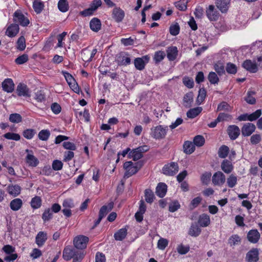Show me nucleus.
I'll return each instance as SVG.
<instances>
[{
	"label": "nucleus",
	"mask_w": 262,
	"mask_h": 262,
	"mask_svg": "<svg viewBox=\"0 0 262 262\" xmlns=\"http://www.w3.org/2000/svg\"><path fill=\"white\" fill-rule=\"evenodd\" d=\"M227 132L230 139L232 140L237 139L240 135V129L235 125L228 126Z\"/></svg>",
	"instance_id": "obj_11"
},
{
	"label": "nucleus",
	"mask_w": 262,
	"mask_h": 262,
	"mask_svg": "<svg viewBox=\"0 0 262 262\" xmlns=\"http://www.w3.org/2000/svg\"><path fill=\"white\" fill-rule=\"evenodd\" d=\"M90 26L93 31L98 32L101 29V24L98 18H94L91 20Z\"/></svg>",
	"instance_id": "obj_30"
},
{
	"label": "nucleus",
	"mask_w": 262,
	"mask_h": 262,
	"mask_svg": "<svg viewBox=\"0 0 262 262\" xmlns=\"http://www.w3.org/2000/svg\"><path fill=\"white\" fill-rule=\"evenodd\" d=\"M229 152V148L226 145L221 146L218 151L219 157L221 158H225Z\"/></svg>",
	"instance_id": "obj_37"
},
{
	"label": "nucleus",
	"mask_w": 262,
	"mask_h": 262,
	"mask_svg": "<svg viewBox=\"0 0 262 262\" xmlns=\"http://www.w3.org/2000/svg\"><path fill=\"white\" fill-rule=\"evenodd\" d=\"M261 136L259 134L252 135L250 139V143L252 145H256L259 143L261 141Z\"/></svg>",
	"instance_id": "obj_48"
},
{
	"label": "nucleus",
	"mask_w": 262,
	"mask_h": 262,
	"mask_svg": "<svg viewBox=\"0 0 262 262\" xmlns=\"http://www.w3.org/2000/svg\"><path fill=\"white\" fill-rule=\"evenodd\" d=\"M241 242V239L237 234L232 235L228 239V243L230 244V246H234L239 244Z\"/></svg>",
	"instance_id": "obj_43"
},
{
	"label": "nucleus",
	"mask_w": 262,
	"mask_h": 262,
	"mask_svg": "<svg viewBox=\"0 0 262 262\" xmlns=\"http://www.w3.org/2000/svg\"><path fill=\"white\" fill-rule=\"evenodd\" d=\"M187 0H180L174 3L175 6L181 11H185L187 9Z\"/></svg>",
	"instance_id": "obj_51"
},
{
	"label": "nucleus",
	"mask_w": 262,
	"mask_h": 262,
	"mask_svg": "<svg viewBox=\"0 0 262 262\" xmlns=\"http://www.w3.org/2000/svg\"><path fill=\"white\" fill-rule=\"evenodd\" d=\"M127 233L126 228H121L114 234V238L116 241H121L126 237Z\"/></svg>",
	"instance_id": "obj_31"
},
{
	"label": "nucleus",
	"mask_w": 262,
	"mask_h": 262,
	"mask_svg": "<svg viewBox=\"0 0 262 262\" xmlns=\"http://www.w3.org/2000/svg\"><path fill=\"white\" fill-rule=\"evenodd\" d=\"M261 115V110L260 109L257 110L252 114H249V121H254L256 120Z\"/></svg>",
	"instance_id": "obj_60"
},
{
	"label": "nucleus",
	"mask_w": 262,
	"mask_h": 262,
	"mask_svg": "<svg viewBox=\"0 0 262 262\" xmlns=\"http://www.w3.org/2000/svg\"><path fill=\"white\" fill-rule=\"evenodd\" d=\"M193 100V95L191 92H189L185 94L183 98L184 105L187 107H190Z\"/></svg>",
	"instance_id": "obj_28"
},
{
	"label": "nucleus",
	"mask_w": 262,
	"mask_h": 262,
	"mask_svg": "<svg viewBox=\"0 0 262 262\" xmlns=\"http://www.w3.org/2000/svg\"><path fill=\"white\" fill-rule=\"evenodd\" d=\"M149 57L148 55H145L142 57H138L134 60V64L135 68L140 71L145 68V64L148 62Z\"/></svg>",
	"instance_id": "obj_7"
},
{
	"label": "nucleus",
	"mask_w": 262,
	"mask_h": 262,
	"mask_svg": "<svg viewBox=\"0 0 262 262\" xmlns=\"http://www.w3.org/2000/svg\"><path fill=\"white\" fill-rule=\"evenodd\" d=\"M75 254H76L75 249L67 247L63 251L62 257L64 260L69 261L74 257Z\"/></svg>",
	"instance_id": "obj_18"
},
{
	"label": "nucleus",
	"mask_w": 262,
	"mask_h": 262,
	"mask_svg": "<svg viewBox=\"0 0 262 262\" xmlns=\"http://www.w3.org/2000/svg\"><path fill=\"white\" fill-rule=\"evenodd\" d=\"M21 188L18 185H9L7 187V191L8 193L13 196L18 195L20 193Z\"/></svg>",
	"instance_id": "obj_26"
},
{
	"label": "nucleus",
	"mask_w": 262,
	"mask_h": 262,
	"mask_svg": "<svg viewBox=\"0 0 262 262\" xmlns=\"http://www.w3.org/2000/svg\"><path fill=\"white\" fill-rule=\"evenodd\" d=\"M180 32V27L178 24H176L172 25H171L169 28V32L171 35L176 36Z\"/></svg>",
	"instance_id": "obj_64"
},
{
	"label": "nucleus",
	"mask_w": 262,
	"mask_h": 262,
	"mask_svg": "<svg viewBox=\"0 0 262 262\" xmlns=\"http://www.w3.org/2000/svg\"><path fill=\"white\" fill-rule=\"evenodd\" d=\"M113 203L111 202L108 204V206H103L99 210V215L103 218L113 209Z\"/></svg>",
	"instance_id": "obj_33"
},
{
	"label": "nucleus",
	"mask_w": 262,
	"mask_h": 262,
	"mask_svg": "<svg viewBox=\"0 0 262 262\" xmlns=\"http://www.w3.org/2000/svg\"><path fill=\"white\" fill-rule=\"evenodd\" d=\"M155 195L154 192L150 189L145 190V200L148 203H151L154 201Z\"/></svg>",
	"instance_id": "obj_45"
},
{
	"label": "nucleus",
	"mask_w": 262,
	"mask_h": 262,
	"mask_svg": "<svg viewBox=\"0 0 262 262\" xmlns=\"http://www.w3.org/2000/svg\"><path fill=\"white\" fill-rule=\"evenodd\" d=\"M13 21L23 27L27 26L30 23L29 19L20 10L16 11L13 14Z\"/></svg>",
	"instance_id": "obj_3"
},
{
	"label": "nucleus",
	"mask_w": 262,
	"mask_h": 262,
	"mask_svg": "<svg viewBox=\"0 0 262 262\" xmlns=\"http://www.w3.org/2000/svg\"><path fill=\"white\" fill-rule=\"evenodd\" d=\"M23 205V202L20 199H15L10 203V208L13 211L18 210Z\"/></svg>",
	"instance_id": "obj_27"
},
{
	"label": "nucleus",
	"mask_w": 262,
	"mask_h": 262,
	"mask_svg": "<svg viewBox=\"0 0 262 262\" xmlns=\"http://www.w3.org/2000/svg\"><path fill=\"white\" fill-rule=\"evenodd\" d=\"M215 6L222 13H226L230 7V0H216Z\"/></svg>",
	"instance_id": "obj_12"
},
{
	"label": "nucleus",
	"mask_w": 262,
	"mask_h": 262,
	"mask_svg": "<svg viewBox=\"0 0 262 262\" xmlns=\"http://www.w3.org/2000/svg\"><path fill=\"white\" fill-rule=\"evenodd\" d=\"M214 68L216 72L220 75L225 73V67L222 63H217L214 64Z\"/></svg>",
	"instance_id": "obj_57"
},
{
	"label": "nucleus",
	"mask_w": 262,
	"mask_h": 262,
	"mask_svg": "<svg viewBox=\"0 0 262 262\" xmlns=\"http://www.w3.org/2000/svg\"><path fill=\"white\" fill-rule=\"evenodd\" d=\"M247 238L251 243H256L260 238V234L257 230H251L248 233Z\"/></svg>",
	"instance_id": "obj_20"
},
{
	"label": "nucleus",
	"mask_w": 262,
	"mask_h": 262,
	"mask_svg": "<svg viewBox=\"0 0 262 262\" xmlns=\"http://www.w3.org/2000/svg\"><path fill=\"white\" fill-rule=\"evenodd\" d=\"M167 57L169 60L173 61L177 57L178 51L176 47H170L166 50Z\"/></svg>",
	"instance_id": "obj_21"
},
{
	"label": "nucleus",
	"mask_w": 262,
	"mask_h": 262,
	"mask_svg": "<svg viewBox=\"0 0 262 262\" xmlns=\"http://www.w3.org/2000/svg\"><path fill=\"white\" fill-rule=\"evenodd\" d=\"M202 111L201 107H197L192 109H190L187 112V116L189 118H194L196 117Z\"/></svg>",
	"instance_id": "obj_35"
},
{
	"label": "nucleus",
	"mask_w": 262,
	"mask_h": 262,
	"mask_svg": "<svg viewBox=\"0 0 262 262\" xmlns=\"http://www.w3.org/2000/svg\"><path fill=\"white\" fill-rule=\"evenodd\" d=\"M163 173L167 176H173L179 171V166L177 163L171 162L165 165L162 169Z\"/></svg>",
	"instance_id": "obj_5"
},
{
	"label": "nucleus",
	"mask_w": 262,
	"mask_h": 262,
	"mask_svg": "<svg viewBox=\"0 0 262 262\" xmlns=\"http://www.w3.org/2000/svg\"><path fill=\"white\" fill-rule=\"evenodd\" d=\"M112 16L116 22L120 23L124 18L125 12L120 7H115L112 11Z\"/></svg>",
	"instance_id": "obj_10"
},
{
	"label": "nucleus",
	"mask_w": 262,
	"mask_h": 262,
	"mask_svg": "<svg viewBox=\"0 0 262 262\" xmlns=\"http://www.w3.org/2000/svg\"><path fill=\"white\" fill-rule=\"evenodd\" d=\"M47 239V234L43 231H39L35 237V243L38 247L42 246Z\"/></svg>",
	"instance_id": "obj_17"
},
{
	"label": "nucleus",
	"mask_w": 262,
	"mask_h": 262,
	"mask_svg": "<svg viewBox=\"0 0 262 262\" xmlns=\"http://www.w3.org/2000/svg\"><path fill=\"white\" fill-rule=\"evenodd\" d=\"M50 135L49 130L47 129L41 130L38 133V138L40 140L42 141H47Z\"/></svg>",
	"instance_id": "obj_55"
},
{
	"label": "nucleus",
	"mask_w": 262,
	"mask_h": 262,
	"mask_svg": "<svg viewBox=\"0 0 262 262\" xmlns=\"http://www.w3.org/2000/svg\"><path fill=\"white\" fill-rule=\"evenodd\" d=\"M205 138L202 135H197L193 139V144L198 147L202 146L205 143Z\"/></svg>",
	"instance_id": "obj_47"
},
{
	"label": "nucleus",
	"mask_w": 262,
	"mask_h": 262,
	"mask_svg": "<svg viewBox=\"0 0 262 262\" xmlns=\"http://www.w3.org/2000/svg\"><path fill=\"white\" fill-rule=\"evenodd\" d=\"M53 217V212L50 208L46 209L42 214V219L44 223L49 221Z\"/></svg>",
	"instance_id": "obj_41"
},
{
	"label": "nucleus",
	"mask_w": 262,
	"mask_h": 262,
	"mask_svg": "<svg viewBox=\"0 0 262 262\" xmlns=\"http://www.w3.org/2000/svg\"><path fill=\"white\" fill-rule=\"evenodd\" d=\"M206 96V91L204 88L201 89L199 91V94L197 98L198 103H202L205 99Z\"/></svg>",
	"instance_id": "obj_62"
},
{
	"label": "nucleus",
	"mask_w": 262,
	"mask_h": 262,
	"mask_svg": "<svg viewBox=\"0 0 262 262\" xmlns=\"http://www.w3.org/2000/svg\"><path fill=\"white\" fill-rule=\"evenodd\" d=\"M257 249H252L247 253L246 260L247 262H257L259 259Z\"/></svg>",
	"instance_id": "obj_14"
},
{
	"label": "nucleus",
	"mask_w": 262,
	"mask_h": 262,
	"mask_svg": "<svg viewBox=\"0 0 262 262\" xmlns=\"http://www.w3.org/2000/svg\"><path fill=\"white\" fill-rule=\"evenodd\" d=\"M232 115L228 113H219L217 117V121L220 122L229 121L232 119Z\"/></svg>",
	"instance_id": "obj_39"
},
{
	"label": "nucleus",
	"mask_w": 262,
	"mask_h": 262,
	"mask_svg": "<svg viewBox=\"0 0 262 262\" xmlns=\"http://www.w3.org/2000/svg\"><path fill=\"white\" fill-rule=\"evenodd\" d=\"M116 61L119 66H126L130 63V58L124 53L119 54Z\"/></svg>",
	"instance_id": "obj_24"
},
{
	"label": "nucleus",
	"mask_w": 262,
	"mask_h": 262,
	"mask_svg": "<svg viewBox=\"0 0 262 262\" xmlns=\"http://www.w3.org/2000/svg\"><path fill=\"white\" fill-rule=\"evenodd\" d=\"M16 92L19 96L30 97L29 90L25 84L19 83L17 86Z\"/></svg>",
	"instance_id": "obj_15"
},
{
	"label": "nucleus",
	"mask_w": 262,
	"mask_h": 262,
	"mask_svg": "<svg viewBox=\"0 0 262 262\" xmlns=\"http://www.w3.org/2000/svg\"><path fill=\"white\" fill-rule=\"evenodd\" d=\"M206 15L208 19L211 21H217L220 16L219 12L212 5H210L206 8Z\"/></svg>",
	"instance_id": "obj_4"
},
{
	"label": "nucleus",
	"mask_w": 262,
	"mask_h": 262,
	"mask_svg": "<svg viewBox=\"0 0 262 262\" xmlns=\"http://www.w3.org/2000/svg\"><path fill=\"white\" fill-rule=\"evenodd\" d=\"M226 70L228 73L231 74H235L237 72L236 66L231 62H229L227 64Z\"/></svg>",
	"instance_id": "obj_58"
},
{
	"label": "nucleus",
	"mask_w": 262,
	"mask_h": 262,
	"mask_svg": "<svg viewBox=\"0 0 262 262\" xmlns=\"http://www.w3.org/2000/svg\"><path fill=\"white\" fill-rule=\"evenodd\" d=\"M58 8L62 12H66L69 10V4L67 0H59Z\"/></svg>",
	"instance_id": "obj_42"
},
{
	"label": "nucleus",
	"mask_w": 262,
	"mask_h": 262,
	"mask_svg": "<svg viewBox=\"0 0 262 262\" xmlns=\"http://www.w3.org/2000/svg\"><path fill=\"white\" fill-rule=\"evenodd\" d=\"M129 156L133 158L134 161H137L143 157V154L136 148L129 153Z\"/></svg>",
	"instance_id": "obj_49"
},
{
	"label": "nucleus",
	"mask_w": 262,
	"mask_h": 262,
	"mask_svg": "<svg viewBox=\"0 0 262 262\" xmlns=\"http://www.w3.org/2000/svg\"><path fill=\"white\" fill-rule=\"evenodd\" d=\"M232 108L230 105L225 101H222L217 106V111H225L226 112H230Z\"/></svg>",
	"instance_id": "obj_38"
},
{
	"label": "nucleus",
	"mask_w": 262,
	"mask_h": 262,
	"mask_svg": "<svg viewBox=\"0 0 262 262\" xmlns=\"http://www.w3.org/2000/svg\"><path fill=\"white\" fill-rule=\"evenodd\" d=\"M89 242V238L84 235L76 237L73 241L74 246L79 249H85Z\"/></svg>",
	"instance_id": "obj_6"
},
{
	"label": "nucleus",
	"mask_w": 262,
	"mask_h": 262,
	"mask_svg": "<svg viewBox=\"0 0 262 262\" xmlns=\"http://www.w3.org/2000/svg\"><path fill=\"white\" fill-rule=\"evenodd\" d=\"M180 204L178 201L172 202L169 205V211L174 212L180 208Z\"/></svg>",
	"instance_id": "obj_63"
},
{
	"label": "nucleus",
	"mask_w": 262,
	"mask_h": 262,
	"mask_svg": "<svg viewBox=\"0 0 262 262\" xmlns=\"http://www.w3.org/2000/svg\"><path fill=\"white\" fill-rule=\"evenodd\" d=\"M198 223L203 227L208 226L210 224L209 216L205 213L202 214L199 217Z\"/></svg>",
	"instance_id": "obj_25"
},
{
	"label": "nucleus",
	"mask_w": 262,
	"mask_h": 262,
	"mask_svg": "<svg viewBox=\"0 0 262 262\" xmlns=\"http://www.w3.org/2000/svg\"><path fill=\"white\" fill-rule=\"evenodd\" d=\"M28 59L29 58L28 55L24 54L16 58L15 60V62L17 64H22L26 62Z\"/></svg>",
	"instance_id": "obj_61"
},
{
	"label": "nucleus",
	"mask_w": 262,
	"mask_h": 262,
	"mask_svg": "<svg viewBox=\"0 0 262 262\" xmlns=\"http://www.w3.org/2000/svg\"><path fill=\"white\" fill-rule=\"evenodd\" d=\"M9 120L12 123H18L22 121V117L19 114H12L10 115Z\"/></svg>",
	"instance_id": "obj_54"
},
{
	"label": "nucleus",
	"mask_w": 262,
	"mask_h": 262,
	"mask_svg": "<svg viewBox=\"0 0 262 262\" xmlns=\"http://www.w3.org/2000/svg\"><path fill=\"white\" fill-rule=\"evenodd\" d=\"M4 137L6 139L15 141H18L20 139V136L19 134L13 133H7L4 135Z\"/></svg>",
	"instance_id": "obj_59"
},
{
	"label": "nucleus",
	"mask_w": 262,
	"mask_h": 262,
	"mask_svg": "<svg viewBox=\"0 0 262 262\" xmlns=\"http://www.w3.org/2000/svg\"><path fill=\"white\" fill-rule=\"evenodd\" d=\"M26 162L29 166L32 167H36L39 163L38 159L35 157L32 154H28L26 158Z\"/></svg>",
	"instance_id": "obj_32"
},
{
	"label": "nucleus",
	"mask_w": 262,
	"mask_h": 262,
	"mask_svg": "<svg viewBox=\"0 0 262 262\" xmlns=\"http://www.w3.org/2000/svg\"><path fill=\"white\" fill-rule=\"evenodd\" d=\"M166 55L164 51H158L155 52L154 60L155 63H158L161 61L165 57Z\"/></svg>",
	"instance_id": "obj_46"
},
{
	"label": "nucleus",
	"mask_w": 262,
	"mask_h": 262,
	"mask_svg": "<svg viewBox=\"0 0 262 262\" xmlns=\"http://www.w3.org/2000/svg\"><path fill=\"white\" fill-rule=\"evenodd\" d=\"M2 88L4 91L11 93L14 90V84L11 79H6L2 83Z\"/></svg>",
	"instance_id": "obj_23"
},
{
	"label": "nucleus",
	"mask_w": 262,
	"mask_h": 262,
	"mask_svg": "<svg viewBox=\"0 0 262 262\" xmlns=\"http://www.w3.org/2000/svg\"><path fill=\"white\" fill-rule=\"evenodd\" d=\"M19 30V28L18 24H11L7 28L6 34L9 37H13L18 33Z\"/></svg>",
	"instance_id": "obj_16"
},
{
	"label": "nucleus",
	"mask_w": 262,
	"mask_h": 262,
	"mask_svg": "<svg viewBox=\"0 0 262 262\" xmlns=\"http://www.w3.org/2000/svg\"><path fill=\"white\" fill-rule=\"evenodd\" d=\"M17 49L20 51H23L26 48L25 38L23 36L19 37L17 41Z\"/></svg>",
	"instance_id": "obj_52"
},
{
	"label": "nucleus",
	"mask_w": 262,
	"mask_h": 262,
	"mask_svg": "<svg viewBox=\"0 0 262 262\" xmlns=\"http://www.w3.org/2000/svg\"><path fill=\"white\" fill-rule=\"evenodd\" d=\"M255 129L256 126L253 123H245L241 129L242 136L244 137L250 136L255 132Z\"/></svg>",
	"instance_id": "obj_9"
},
{
	"label": "nucleus",
	"mask_w": 262,
	"mask_h": 262,
	"mask_svg": "<svg viewBox=\"0 0 262 262\" xmlns=\"http://www.w3.org/2000/svg\"><path fill=\"white\" fill-rule=\"evenodd\" d=\"M242 67L252 73H255L258 71V67L255 62H252L250 59H247L244 61L242 64Z\"/></svg>",
	"instance_id": "obj_13"
},
{
	"label": "nucleus",
	"mask_w": 262,
	"mask_h": 262,
	"mask_svg": "<svg viewBox=\"0 0 262 262\" xmlns=\"http://www.w3.org/2000/svg\"><path fill=\"white\" fill-rule=\"evenodd\" d=\"M41 205V200L38 196H35L32 199L31 206L33 209L39 208Z\"/></svg>",
	"instance_id": "obj_44"
},
{
	"label": "nucleus",
	"mask_w": 262,
	"mask_h": 262,
	"mask_svg": "<svg viewBox=\"0 0 262 262\" xmlns=\"http://www.w3.org/2000/svg\"><path fill=\"white\" fill-rule=\"evenodd\" d=\"M167 130V126L158 125L151 129L150 135L155 139H162L165 138Z\"/></svg>",
	"instance_id": "obj_2"
},
{
	"label": "nucleus",
	"mask_w": 262,
	"mask_h": 262,
	"mask_svg": "<svg viewBox=\"0 0 262 262\" xmlns=\"http://www.w3.org/2000/svg\"><path fill=\"white\" fill-rule=\"evenodd\" d=\"M221 167L225 173H230L233 170V166L231 161L228 160H224L221 163Z\"/></svg>",
	"instance_id": "obj_19"
},
{
	"label": "nucleus",
	"mask_w": 262,
	"mask_h": 262,
	"mask_svg": "<svg viewBox=\"0 0 262 262\" xmlns=\"http://www.w3.org/2000/svg\"><path fill=\"white\" fill-rule=\"evenodd\" d=\"M184 151L187 154H192L195 150V146L191 141H185L183 145Z\"/></svg>",
	"instance_id": "obj_29"
},
{
	"label": "nucleus",
	"mask_w": 262,
	"mask_h": 262,
	"mask_svg": "<svg viewBox=\"0 0 262 262\" xmlns=\"http://www.w3.org/2000/svg\"><path fill=\"white\" fill-rule=\"evenodd\" d=\"M237 179L235 175L231 174L227 179V184L229 187L233 188L237 184Z\"/></svg>",
	"instance_id": "obj_40"
},
{
	"label": "nucleus",
	"mask_w": 262,
	"mask_h": 262,
	"mask_svg": "<svg viewBox=\"0 0 262 262\" xmlns=\"http://www.w3.org/2000/svg\"><path fill=\"white\" fill-rule=\"evenodd\" d=\"M167 186L164 183H159L156 190V194L160 198H163L167 192Z\"/></svg>",
	"instance_id": "obj_22"
},
{
	"label": "nucleus",
	"mask_w": 262,
	"mask_h": 262,
	"mask_svg": "<svg viewBox=\"0 0 262 262\" xmlns=\"http://www.w3.org/2000/svg\"><path fill=\"white\" fill-rule=\"evenodd\" d=\"M81 56L82 60L85 62H90L92 60L90 56V51L88 49H83L81 52Z\"/></svg>",
	"instance_id": "obj_56"
},
{
	"label": "nucleus",
	"mask_w": 262,
	"mask_h": 262,
	"mask_svg": "<svg viewBox=\"0 0 262 262\" xmlns=\"http://www.w3.org/2000/svg\"><path fill=\"white\" fill-rule=\"evenodd\" d=\"M201 232V229L197 225L192 224L189 228L188 234L194 237L199 236Z\"/></svg>",
	"instance_id": "obj_34"
},
{
	"label": "nucleus",
	"mask_w": 262,
	"mask_h": 262,
	"mask_svg": "<svg viewBox=\"0 0 262 262\" xmlns=\"http://www.w3.org/2000/svg\"><path fill=\"white\" fill-rule=\"evenodd\" d=\"M33 7L35 12L39 14L43 9V4L41 2L35 0L33 2Z\"/></svg>",
	"instance_id": "obj_50"
},
{
	"label": "nucleus",
	"mask_w": 262,
	"mask_h": 262,
	"mask_svg": "<svg viewBox=\"0 0 262 262\" xmlns=\"http://www.w3.org/2000/svg\"><path fill=\"white\" fill-rule=\"evenodd\" d=\"M226 181L225 174L221 171L215 172L212 177V182L214 185L221 186Z\"/></svg>",
	"instance_id": "obj_8"
},
{
	"label": "nucleus",
	"mask_w": 262,
	"mask_h": 262,
	"mask_svg": "<svg viewBox=\"0 0 262 262\" xmlns=\"http://www.w3.org/2000/svg\"><path fill=\"white\" fill-rule=\"evenodd\" d=\"M255 92L254 91L248 92L247 96L245 97V100L250 104H254L256 103V99L254 97Z\"/></svg>",
	"instance_id": "obj_36"
},
{
	"label": "nucleus",
	"mask_w": 262,
	"mask_h": 262,
	"mask_svg": "<svg viewBox=\"0 0 262 262\" xmlns=\"http://www.w3.org/2000/svg\"><path fill=\"white\" fill-rule=\"evenodd\" d=\"M208 79L210 83L217 84L219 82V78L215 72H211L209 73Z\"/></svg>",
	"instance_id": "obj_53"
},
{
	"label": "nucleus",
	"mask_w": 262,
	"mask_h": 262,
	"mask_svg": "<svg viewBox=\"0 0 262 262\" xmlns=\"http://www.w3.org/2000/svg\"><path fill=\"white\" fill-rule=\"evenodd\" d=\"M143 163L139 161L135 164L132 161H127L123 164V168L125 170L124 178L126 179L136 174L143 166Z\"/></svg>",
	"instance_id": "obj_1"
}]
</instances>
